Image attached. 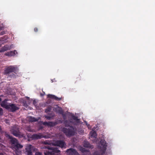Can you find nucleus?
<instances>
[{"label":"nucleus","instance_id":"obj_1","mask_svg":"<svg viewBox=\"0 0 155 155\" xmlns=\"http://www.w3.org/2000/svg\"><path fill=\"white\" fill-rule=\"evenodd\" d=\"M100 143V148L101 152V153L98 151H95L93 155H103L105 153L107 147L106 141L104 140H101Z\"/></svg>","mask_w":155,"mask_h":155},{"label":"nucleus","instance_id":"obj_2","mask_svg":"<svg viewBox=\"0 0 155 155\" xmlns=\"http://www.w3.org/2000/svg\"><path fill=\"white\" fill-rule=\"evenodd\" d=\"M68 128L63 127L61 130L62 132L68 137H70L74 136L75 134L74 128L71 126Z\"/></svg>","mask_w":155,"mask_h":155},{"label":"nucleus","instance_id":"obj_3","mask_svg":"<svg viewBox=\"0 0 155 155\" xmlns=\"http://www.w3.org/2000/svg\"><path fill=\"white\" fill-rule=\"evenodd\" d=\"M36 148L31 144H28L26 146L25 148V153L27 155H32V151H35Z\"/></svg>","mask_w":155,"mask_h":155},{"label":"nucleus","instance_id":"obj_4","mask_svg":"<svg viewBox=\"0 0 155 155\" xmlns=\"http://www.w3.org/2000/svg\"><path fill=\"white\" fill-rule=\"evenodd\" d=\"M16 70V68L14 66H10L7 67L5 68L4 71V73L5 74H7L11 72L15 73Z\"/></svg>","mask_w":155,"mask_h":155},{"label":"nucleus","instance_id":"obj_5","mask_svg":"<svg viewBox=\"0 0 155 155\" xmlns=\"http://www.w3.org/2000/svg\"><path fill=\"white\" fill-rule=\"evenodd\" d=\"M18 107L15 104H9L7 109L10 111L14 112L18 110Z\"/></svg>","mask_w":155,"mask_h":155},{"label":"nucleus","instance_id":"obj_6","mask_svg":"<svg viewBox=\"0 0 155 155\" xmlns=\"http://www.w3.org/2000/svg\"><path fill=\"white\" fill-rule=\"evenodd\" d=\"M11 132L14 136L16 137H19L20 135L19 129L15 127H13L11 130Z\"/></svg>","mask_w":155,"mask_h":155},{"label":"nucleus","instance_id":"obj_7","mask_svg":"<svg viewBox=\"0 0 155 155\" xmlns=\"http://www.w3.org/2000/svg\"><path fill=\"white\" fill-rule=\"evenodd\" d=\"M45 148L48 149L49 150H50L51 151H49L51 153V155L52 154H54L55 153H59L60 152V151L58 150V148H53L50 146H46L45 147Z\"/></svg>","mask_w":155,"mask_h":155},{"label":"nucleus","instance_id":"obj_8","mask_svg":"<svg viewBox=\"0 0 155 155\" xmlns=\"http://www.w3.org/2000/svg\"><path fill=\"white\" fill-rule=\"evenodd\" d=\"M54 145L60 147L61 148H65L66 144L65 142L63 140H57L55 142Z\"/></svg>","mask_w":155,"mask_h":155},{"label":"nucleus","instance_id":"obj_9","mask_svg":"<svg viewBox=\"0 0 155 155\" xmlns=\"http://www.w3.org/2000/svg\"><path fill=\"white\" fill-rule=\"evenodd\" d=\"M66 152L68 155H78V153L76 150L72 148L68 149Z\"/></svg>","mask_w":155,"mask_h":155},{"label":"nucleus","instance_id":"obj_10","mask_svg":"<svg viewBox=\"0 0 155 155\" xmlns=\"http://www.w3.org/2000/svg\"><path fill=\"white\" fill-rule=\"evenodd\" d=\"M6 136L8 137L10 140V141L13 146H14L17 142H18L17 140L15 138L13 137L12 136H10L8 134H6Z\"/></svg>","mask_w":155,"mask_h":155},{"label":"nucleus","instance_id":"obj_11","mask_svg":"<svg viewBox=\"0 0 155 155\" xmlns=\"http://www.w3.org/2000/svg\"><path fill=\"white\" fill-rule=\"evenodd\" d=\"M11 49V46L7 45L2 47L0 50V52H4L10 50Z\"/></svg>","mask_w":155,"mask_h":155},{"label":"nucleus","instance_id":"obj_12","mask_svg":"<svg viewBox=\"0 0 155 155\" xmlns=\"http://www.w3.org/2000/svg\"><path fill=\"white\" fill-rule=\"evenodd\" d=\"M48 97L54 99L56 101H59L62 99V97H58L52 94H49L48 95Z\"/></svg>","mask_w":155,"mask_h":155},{"label":"nucleus","instance_id":"obj_13","mask_svg":"<svg viewBox=\"0 0 155 155\" xmlns=\"http://www.w3.org/2000/svg\"><path fill=\"white\" fill-rule=\"evenodd\" d=\"M16 54L17 53L16 51L15 50H14L13 51H11L9 52H8L5 53V55L11 57L15 55L16 54Z\"/></svg>","mask_w":155,"mask_h":155},{"label":"nucleus","instance_id":"obj_14","mask_svg":"<svg viewBox=\"0 0 155 155\" xmlns=\"http://www.w3.org/2000/svg\"><path fill=\"white\" fill-rule=\"evenodd\" d=\"M31 137L34 139H38L42 138L43 137V136L40 134H35L32 135Z\"/></svg>","mask_w":155,"mask_h":155},{"label":"nucleus","instance_id":"obj_15","mask_svg":"<svg viewBox=\"0 0 155 155\" xmlns=\"http://www.w3.org/2000/svg\"><path fill=\"white\" fill-rule=\"evenodd\" d=\"M73 123L72 121L71 120H66L64 122V124L65 127H70Z\"/></svg>","mask_w":155,"mask_h":155},{"label":"nucleus","instance_id":"obj_16","mask_svg":"<svg viewBox=\"0 0 155 155\" xmlns=\"http://www.w3.org/2000/svg\"><path fill=\"white\" fill-rule=\"evenodd\" d=\"M7 100L5 99L4 101H2L1 103V106L7 109L8 108V104H7L6 102Z\"/></svg>","mask_w":155,"mask_h":155},{"label":"nucleus","instance_id":"obj_17","mask_svg":"<svg viewBox=\"0 0 155 155\" xmlns=\"http://www.w3.org/2000/svg\"><path fill=\"white\" fill-rule=\"evenodd\" d=\"M13 146V148L16 150H18L19 148H21L23 147V146L18 143V142Z\"/></svg>","mask_w":155,"mask_h":155},{"label":"nucleus","instance_id":"obj_18","mask_svg":"<svg viewBox=\"0 0 155 155\" xmlns=\"http://www.w3.org/2000/svg\"><path fill=\"white\" fill-rule=\"evenodd\" d=\"M28 119L29 122H34L38 121V119L35 118V117H30L28 118Z\"/></svg>","mask_w":155,"mask_h":155},{"label":"nucleus","instance_id":"obj_19","mask_svg":"<svg viewBox=\"0 0 155 155\" xmlns=\"http://www.w3.org/2000/svg\"><path fill=\"white\" fill-rule=\"evenodd\" d=\"M84 146L87 148H91V145L88 142L84 141Z\"/></svg>","mask_w":155,"mask_h":155},{"label":"nucleus","instance_id":"obj_20","mask_svg":"<svg viewBox=\"0 0 155 155\" xmlns=\"http://www.w3.org/2000/svg\"><path fill=\"white\" fill-rule=\"evenodd\" d=\"M72 118L75 120V121L77 124H79L80 123V119L78 118V117L74 115L72 116Z\"/></svg>","mask_w":155,"mask_h":155},{"label":"nucleus","instance_id":"obj_21","mask_svg":"<svg viewBox=\"0 0 155 155\" xmlns=\"http://www.w3.org/2000/svg\"><path fill=\"white\" fill-rule=\"evenodd\" d=\"M90 134L91 137L96 138L97 136L96 132L95 131H91Z\"/></svg>","mask_w":155,"mask_h":155},{"label":"nucleus","instance_id":"obj_22","mask_svg":"<svg viewBox=\"0 0 155 155\" xmlns=\"http://www.w3.org/2000/svg\"><path fill=\"white\" fill-rule=\"evenodd\" d=\"M55 125V123L52 122H48V126L50 127H53Z\"/></svg>","mask_w":155,"mask_h":155},{"label":"nucleus","instance_id":"obj_23","mask_svg":"<svg viewBox=\"0 0 155 155\" xmlns=\"http://www.w3.org/2000/svg\"><path fill=\"white\" fill-rule=\"evenodd\" d=\"M51 110V108L50 107H48L45 110V112L46 113H48V112H50V111Z\"/></svg>","mask_w":155,"mask_h":155},{"label":"nucleus","instance_id":"obj_24","mask_svg":"<svg viewBox=\"0 0 155 155\" xmlns=\"http://www.w3.org/2000/svg\"><path fill=\"white\" fill-rule=\"evenodd\" d=\"M80 150L82 153H84L87 151L85 148L82 147H81L80 148Z\"/></svg>","mask_w":155,"mask_h":155},{"label":"nucleus","instance_id":"obj_25","mask_svg":"<svg viewBox=\"0 0 155 155\" xmlns=\"http://www.w3.org/2000/svg\"><path fill=\"white\" fill-rule=\"evenodd\" d=\"M43 143L45 144H50V143L48 140H46L43 142Z\"/></svg>","mask_w":155,"mask_h":155},{"label":"nucleus","instance_id":"obj_26","mask_svg":"<svg viewBox=\"0 0 155 155\" xmlns=\"http://www.w3.org/2000/svg\"><path fill=\"white\" fill-rule=\"evenodd\" d=\"M45 117L48 120H50L51 118V117H52L50 116H45Z\"/></svg>","mask_w":155,"mask_h":155},{"label":"nucleus","instance_id":"obj_27","mask_svg":"<svg viewBox=\"0 0 155 155\" xmlns=\"http://www.w3.org/2000/svg\"><path fill=\"white\" fill-rule=\"evenodd\" d=\"M26 130L29 132H32V129H31L30 127H28L27 128Z\"/></svg>","mask_w":155,"mask_h":155},{"label":"nucleus","instance_id":"obj_28","mask_svg":"<svg viewBox=\"0 0 155 155\" xmlns=\"http://www.w3.org/2000/svg\"><path fill=\"white\" fill-rule=\"evenodd\" d=\"M3 114V110L2 108L0 107V115H2Z\"/></svg>","mask_w":155,"mask_h":155},{"label":"nucleus","instance_id":"obj_29","mask_svg":"<svg viewBox=\"0 0 155 155\" xmlns=\"http://www.w3.org/2000/svg\"><path fill=\"white\" fill-rule=\"evenodd\" d=\"M9 76L11 78H14L15 76V74H11L10 75H9Z\"/></svg>","mask_w":155,"mask_h":155},{"label":"nucleus","instance_id":"obj_30","mask_svg":"<svg viewBox=\"0 0 155 155\" xmlns=\"http://www.w3.org/2000/svg\"><path fill=\"white\" fill-rule=\"evenodd\" d=\"M35 155H42V153L39 152H36Z\"/></svg>","mask_w":155,"mask_h":155},{"label":"nucleus","instance_id":"obj_31","mask_svg":"<svg viewBox=\"0 0 155 155\" xmlns=\"http://www.w3.org/2000/svg\"><path fill=\"white\" fill-rule=\"evenodd\" d=\"M48 122H44L43 123V124L45 125L48 126Z\"/></svg>","mask_w":155,"mask_h":155},{"label":"nucleus","instance_id":"obj_32","mask_svg":"<svg viewBox=\"0 0 155 155\" xmlns=\"http://www.w3.org/2000/svg\"><path fill=\"white\" fill-rule=\"evenodd\" d=\"M38 31V28H34V31L35 32H37Z\"/></svg>","mask_w":155,"mask_h":155},{"label":"nucleus","instance_id":"obj_33","mask_svg":"<svg viewBox=\"0 0 155 155\" xmlns=\"http://www.w3.org/2000/svg\"><path fill=\"white\" fill-rule=\"evenodd\" d=\"M86 153L88 155H91V153L87 151L86 152Z\"/></svg>","mask_w":155,"mask_h":155},{"label":"nucleus","instance_id":"obj_34","mask_svg":"<svg viewBox=\"0 0 155 155\" xmlns=\"http://www.w3.org/2000/svg\"><path fill=\"white\" fill-rule=\"evenodd\" d=\"M3 27L0 26V31L2 30Z\"/></svg>","mask_w":155,"mask_h":155},{"label":"nucleus","instance_id":"obj_35","mask_svg":"<svg viewBox=\"0 0 155 155\" xmlns=\"http://www.w3.org/2000/svg\"><path fill=\"white\" fill-rule=\"evenodd\" d=\"M2 128L0 126V132H1V130H2Z\"/></svg>","mask_w":155,"mask_h":155},{"label":"nucleus","instance_id":"obj_36","mask_svg":"<svg viewBox=\"0 0 155 155\" xmlns=\"http://www.w3.org/2000/svg\"><path fill=\"white\" fill-rule=\"evenodd\" d=\"M86 124V125L87 126H89V124Z\"/></svg>","mask_w":155,"mask_h":155},{"label":"nucleus","instance_id":"obj_37","mask_svg":"<svg viewBox=\"0 0 155 155\" xmlns=\"http://www.w3.org/2000/svg\"><path fill=\"white\" fill-rule=\"evenodd\" d=\"M2 101V99L0 97V102Z\"/></svg>","mask_w":155,"mask_h":155},{"label":"nucleus","instance_id":"obj_38","mask_svg":"<svg viewBox=\"0 0 155 155\" xmlns=\"http://www.w3.org/2000/svg\"><path fill=\"white\" fill-rule=\"evenodd\" d=\"M0 155H3V154L2 153H0Z\"/></svg>","mask_w":155,"mask_h":155},{"label":"nucleus","instance_id":"obj_39","mask_svg":"<svg viewBox=\"0 0 155 155\" xmlns=\"http://www.w3.org/2000/svg\"><path fill=\"white\" fill-rule=\"evenodd\" d=\"M63 113V111H62L61 112V113Z\"/></svg>","mask_w":155,"mask_h":155},{"label":"nucleus","instance_id":"obj_40","mask_svg":"<svg viewBox=\"0 0 155 155\" xmlns=\"http://www.w3.org/2000/svg\"><path fill=\"white\" fill-rule=\"evenodd\" d=\"M2 35H3V33H2Z\"/></svg>","mask_w":155,"mask_h":155},{"label":"nucleus","instance_id":"obj_41","mask_svg":"<svg viewBox=\"0 0 155 155\" xmlns=\"http://www.w3.org/2000/svg\"><path fill=\"white\" fill-rule=\"evenodd\" d=\"M41 96H43V95H42L41 94Z\"/></svg>","mask_w":155,"mask_h":155},{"label":"nucleus","instance_id":"obj_42","mask_svg":"<svg viewBox=\"0 0 155 155\" xmlns=\"http://www.w3.org/2000/svg\"><path fill=\"white\" fill-rule=\"evenodd\" d=\"M1 139V138H0V140Z\"/></svg>","mask_w":155,"mask_h":155},{"label":"nucleus","instance_id":"obj_43","mask_svg":"<svg viewBox=\"0 0 155 155\" xmlns=\"http://www.w3.org/2000/svg\"><path fill=\"white\" fill-rule=\"evenodd\" d=\"M1 140V139L0 140Z\"/></svg>","mask_w":155,"mask_h":155}]
</instances>
